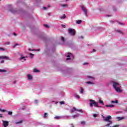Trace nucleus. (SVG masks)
<instances>
[{
    "label": "nucleus",
    "mask_w": 127,
    "mask_h": 127,
    "mask_svg": "<svg viewBox=\"0 0 127 127\" xmlns=\"http://www.w3.org/2000/svg\"><path fill=\"white\" fill-rule=\"evenodd\" d=\"M4 62V60H2L1 61V63H3Z\"/></svg>",
    "instance_id": "obj_47"
},
{
    "label": "nucleus",
    "mask_w": 127,
    "mask_h": 127,
    "mask_svg": "<svg viewBox=\"0 0 127 127\" xmlns=\"http://www.w3.org/2000/svg\"><path fill=\"white\" fill-rule=\"evenodd\" d=\"M62 41H63V42H64L65 41V38H64V37H62Z\"/></svg>",
    "instance_id": "obj_28"
},
{
    "label": "nucleus",
    "mask_w": 127,
    "mask_h": 127,
    "mask_svg": "<svg viewBox=\"0 0 127 127\" xmlns=\"http://www.w3.org/2000/svg\"><path fill=\"white\" fill-rule=\"evenodd\" d=\"M99 103L100 104H102V105H104V102L102 101L101 99L99 100Z\"/></svg>",
    "instance_id": "obj_27"
},
{
    "label": "nucleus",
    "mask_w": 127,
    "mask_h": 127,
    "mask_svg": "<svg viewBox=\"0 0 127 127\" xmlns=\"http://www.w3.org/2000/svg\"><path fill=\"white\" fill-rule=\"evenodd\" d=\"M43 8H44V9H47V7H43Z\"/></svg>",
    "instance_id": "obj_49"
},
{
    "label": "nucleus",
    "mask_w": 127,
    "mask_h": 127,
    "mask_svg": "<svg viewBox=\"0 0 127 127\" xmlns=\"http://www.w3.org/2000/svg\"><path fill=\"white\" fill-rule=\"evenodd\" d=\"M89 102H90L89 105L91 108H93V105L94 106V107H96L97 108H102V107L99 106V105H98V103H97L96 101H95V100L93 99H91L89 101Z\"/></svg>",
    "instance_id": "obj_2"
},
{
    "label": "nucleus",
    "mask_w": 127,
    "mask_h": 127,
    "mask_svg": "<svg viewBox=\"0 0 127 127\" xmlns=\"http://www.w3.org/2000/svg\"><path fill=\"white\" fill-rule=\"evenodd\" d=\"M116 10H117V9L114 10L115 11H116Z\"/></svg>",
    "instance_id": "obj_57"
},
{
    "label": "nucleus",
    "mask_w": 127,
    "mask_h": 127,
    "mask_svg": "<svg viewBox=\"0 0 127 127\" xmlns=\"http://www.w3.org/2000/svg\"><path fill=\"white\" fill-rule=\"evenodd\" d=\"M10 44V43L9 42H6L5 43V45H9V44Z\"/></svg>",
    "instance_id": "obj_32"
},
{
    "label": "nucleus",
    "mask_w": 127,
    "mask_h": 127,
    "mask_svg": "<svg viewBox=\"0 0 127 127\" xmlns=\"http://www.w3.org/2000/svg\"><path fill=\"white\" fill-rule=\"evenodd\" d=\"M8 115L9 116H12V112H11V111H8Z\"/></svg>",
    "instance_id": "obj_19"
},
{
    "label": "nucleus",
    "mask_w": 127,
    "mask_h": 127,
    "mask_svg": "<svg viewBox=\"0 0 127 127\" xmlns=\"http://www.w3.org/2000/svg\"><path fill=\"white\" fill-rule=\"evenodd\" d=\"M118 23L119 24H120V25H125V23H122L121 22H118Z\"/></svg>",
    "instance_id": "obj_22"
},
{
    "label": "nucleus",
    "mask_w": 127,
    "mask_h": 127,
    "mask_svg": "<svg viewBox=\"0 0 127 127\" xmlns=\"http://www.w3.org/2000/svg\"><path fill=\"white\" fill-rule=\"evenodd\" d=\"M48 7H50V5H48Z\"/></svg>",
    "instance_id": "obj_54"
},
{
    "label": "nucleus",
    "mask_w": 127,
    "mask_h": 127,
    "mask_svg": "<svg viewBox=\"0 0 127 127\" xmlns=\"http://www.w3.org/2000/svg\"><path fill=\"white\" fill-rule=\"evenodd\" d=\"M13 35H14L15 36H16L17 34L15 33H13Z\"/></svg>",
    "instance_id": "obj_45"
},
{
    "label": "nucleus",
    "mask_w": 127,
    "mask_h": 127,
    "mask_svg": "<svg viewBox=\"0 0 127 127\" xmlns=\"http://www.w3.org/2000/svg\"><path fill=\"white\" fill-rule=\"evenodd\" d=\"M119 127V125H115L113 126V127Z\"/></svg>",
    "instance_id": "obj_44"
},
{
    "label": "nucleus",
    "mask_w": 127,
    "mask_h": 127,
    "mask_svg": "<svg viewBox=\"0 0 127 127\" xmlns=\"http://www.w3.org/2000/svg\"><path fill=\"white\" fill-rule=\"evenodd\" d=\"M0 49L1 50H2V51H4V49L2 48H0Z\"/></svg>",
    "instance_id": "obj_41"
},
{
    "label": "nucleus",
    "mask_w": 127,
    "mask_h": 127,
    "mask_svg": "<svg viewBox=\"0 0 127 127\" xmlns=\"http://www.w3.org/2000/svg\"><path fill=\"white\" fill-rule=\"evenodd\" d=\"M22 123V121H20L19 122H15L16 125H17L18 124H21Z\"/></svg>",
    "instance_id": "obj_25"
},
{
    "label": "nucleus",
    "mask_w": 127,
    "mask_h": 127,
    "mask_svg": "<svg viewBox=\"0 0 127 127\" xmlns=\"http://www.w3.org/2000/svg\"><path fill=\"white\" fill-rule=\"evenodd\" d=\"M2 114H0V118H3Z\"/></svg>",
    "instance_id": "obj_43"
},
{
    "label": "nucleus",
    "mask_w": 127,
    "mask_h": 127,
    "mask_svg": "<svg viewBox=\"0 0 127 127\" xmlns=\"http://www.w3.org/2000/svg\"><path fill=\"white\" fill-rule=\"evenodd\" d=\"M87 64H88V63H84L83 65H87Z\"/></svg>",
    "instance_id": "obj_42"
},
{
    "label": "nucleus",
    "mask_w": 127,
    "mask_h": 127,
    "mask_svg": "<svg viewBox=\"0 0 127 127\" xmlns=\"http://www.w3.org/2000/svg\"><path fill=\"white\" fill-rule=\"evenodd\" d=\"M93 117H94V118H97V117H98V115H97V114H94V115H93Z\"/></svg>",
    "instance_id": "obj_37"
},
{
    "label": "nucleus",
    "mask_w": 127,
    "mask_h": 127,
    "mask_svg": "<svg viewBox=\"0 0 127 127\" xmlns=\"http://www.w3.org/2000/svg\"><path fill=\"white\" fill-rule=\"evenodd\" d=\"M22 59H24V61H26V59H25V57H21L20 58H19L18 59V60L21 61Z\"/></svg>",
    "instance_id": "obj_10"
},
{
    "label": "nucleus",
    "mask_w": 127,
    "mask_h": 127,
    "mask_svg": "<svg viewBox=\"0 0 127 127\" xmlns=\"http://www.w3.org/2000/svg\"><path fill=\"white\" fill-rule=\"evenodd\" d=\"M68 33H69V34H70V35H71L72 36H74V35L76 34V32L75 31L74 29H69Z\"/></svg>",
    "instance_id": "obj_5"
},
{
    "label": "nucleus",
    "mask_w": 127,
    "mask_h": 127,
    "mask_svg": "<svg viewBox=\"0 0 127 127\" xmlns=\"http://www.w3.org/2000/svg\"><path fill=\"white\" fill-rule=\"evenodd\" d=\"M105 107H107V108H114L115 106L114 105H105Z\"/></svg>",
    "instance_id": "obj_8"
},
{
    "label": "nucleus",
    "mask_w": 127,
    "mask_h": 127,
    "mask_svg": "<svg viewBox=\"0 0 127 127\" xmlns=\"http://www.w3.org/2000/svg\"><path fill=\"white\" fill-rule=\"evenodd\" d=\"M0 112H1L2 113H4V112H7V111L6 110H5L4 109H0Z\"/></svg>",
    "instance_id": "obj_21"
},
{
    "label": "nucleus",
    "mask_w": 127,
    "mask_h": 127,
    "mask_svg": "<svg viewBox=\"0 0 127 127\" xmlns=\"http://www.w3.org/2000/svg\"><path fill=\"white\" fill-rule=\"evenodd\" d=\"M80 93L81 94H83V93H84V89L82 87H80Z\"/></svg>",
    "instance_id": "obj_18"
},
{
    "label": "nucleus",
    "mask_w": 127,
    "mask_h": 127,
    "mask_svg": "<svg viewBox=\"0 0 127 127\" xmlns=\"http://www.w3.org/2000/svg\"><path fill=\"white\" fill-rule=\"evenodd\" d=\"M47 117H48V114H47V113H45L44 114L43 118L45 119V118H47Z\"/></svg>",
    "instance_id": "obj_14"
},
{
    "label": "nucleus",
    "mask_w": 127,
    "mask_h": 127,
    "mask_svg": "<svg viewBox=\"0 0 127 127\" xmlns=\"http://www.w3.org/2000/svg\"><path fill=\"white\" fill-rule=\"evenodd\" d=\"M0 72H6V70L4 69H1L0 70Z\"/></svg>",
    "instance_id": "obj_34"
},
{
    "label": "nucleus",
    "mask_w": 127,
    "mask_h": 127,
    "mask_svg": "<svg viewBox=\"0 0 127 127\" xmlns=\"http://www.w3.org/2000/svg\"><path fill=\"white\" fill-rule=\"evenodd\" d=\"M13 84H16V81H14V82H13Z\"/></svg>",
    "instance_id": "obj_48"
},
{
    "label": "nucleus",
    "mask_w": 127,
    "mask_h": 127,
    "mask_svg": "<svg viewBox=\"0 0 127 127\" xmlns=\"http://www.w3.org/2000/svg\"><path fill=\"white\" fill-rule=\"evenodd\" d=\"M126 111H127V108H126Z\"/></svg>",
    "instance_id": "obj_56"
},
{
    "label": "nucleus",
    "mask_w": 127,
    "mask_h": 127,
    "mask_svg": "<svg viewBox=\"0 0 127 127\" xmlns=\"http://www.w3.org/2000/svg\"><path fill=\"white\" fill-rule=\"evenodd\" d=\"M110 120H112V116L110 115L104 119V121L105 122H108V123H109V124H107L106 127H110V126L113 124V121Z\"/></svg>",
    "instance_id": "obj_1"
},
{
    "label": "nucleus",
    "mask_w": 127,
    "mask_h": 127,
    "mask_svg": "<svg viewBox=\"0 0 127 127\" xmlns=\"http://www.w3.org/2000/svg\"><path fill=\"white\" fill-rule=\"evenodd\" d=\"M81 9H82L83 11L84 12L85 16H88L87 13H88V10L86 8V7L84 6V5H82L81 6Z\"/></svg>",
    "instance_id": "obj_4"
},
{
    "label": "nucleus",
    "mask_w": 127,
    "mask_h": 127,
    "mask_svg": "<svg viewBox=\"0 0 127 127\" xmlns=\"http://www.w3.org/2000/svg\"><path fill=\"white\" fill-rule=\"evenodd\" d=\"M62 27H64V28H66V25H64V24H62L61 25Z\"/></svg>",
    "instance_id": "obj_33"
},
{
    "label": "nucleus",
    "mask_w": 127,
    "mask_h": 127,
    "mask_svg": "<svg viewBox=\"0 0 127 127\" xmlns=\"http://www.w3.org/2000/svg\"><path fill=\"white\" fill-rule=\"evenodd\" d=\"M60 104L61 105H64L65 104V102H64V101L60 102Z\"/></svg>",
    "instance_id": "obj_31"
},
{
    "label": "nucleus",
    "mask_w": 127,
    "mask_h": 127,
    "mask_svg": "<svg viewBox=\"0 0 127 127\" xmlns=\"http://www.w3.org/2000/svg\"><path fill=\"white\" fill-rule=\"evenodd\" d=\"M30 55L31 56H33L34 55H33V54H31V53H30Z\"/></svg>",
    "instance_id": "obj_46"
},
{
    "label": "nucleus",
    "mask_w": 127,
    "mask_h": 127,
    "mask_svg": "<svg viewBox=\"0 0 127 127\" xmlns=\"http://www.w3.org/2000/svg\"><path fill=\"white\" fill-rule=\"evenodd\" d=\"M76 98H77V99H80V96L76 95H75Z\"/></svg>",
    "instance_id": "obj_36"
},
{
    "label": "nucleus",
    "mask_w": 127,
    "mask_h": 127,
    "mask_svg": "<svg viewBox=\"0 0 127 127\" xmlns=\"http://www.w3.org/2000/svg\"><path fill=\"white\" fill-rule=\"evenodd\" d=\"M81 38H84V37H83V36H81Z\"/></svg>",
    "instance_id": "obj_55"
},
{
    "label": "nucleus",
    "mask_w": 127,
    "mask_h": 127,
    "mask_svg": "<svg viewBox=\"0 0 127 127\" xmlns=\"http://www.w3.org/2000/svg\"><path fill=\"white\" fill-rule=\"evenodd\" d=\"M9 10V11H10V12H12V13H15V12H16V10L14 9H10Z\"/></svg>",
    "instance_id": "obj_9"
},
{
    "label": "nucleus",
    "mask_w": 127,
    "mask_h": 127,
    "mask_svg": "<svg viewBox=\"0 0 127 127\" xmlns=\"http://www.w3.org/2000/svg\"><path fill=\"white\" fill-rule=\"evenodd\" d=\"M111 103L112 104H115V103L118 104L119 102L118 101V100H116V101H111Z\"/></svg>",
    "instance_id": "obj_16"
},
{
    "label": "nucleus",
    "mask_w": 127,
    "mask_h": 127,
    "mask_svg": "<svg viewBox=\"0 0 127 127\" xmlns=\"http://www.w3.org/2000/svg\"><path fill=\"white\" fill-rule=\"evenodd\" d=\"M117 120H118V121H122V120H124V119H125L124 117H117Z\"/></svg>",
    "instance_id": "obj_13"
},
{
    "label": "nucleus",
    "mask_w": 127,
    "mask_h": 127,
    "mask_svg": "<svg viewBox=\"0 0 127 127\" xmlns=\"http://www.w3.org/2000/svg\"><path fill=\"white\" fill-rule=\"evenodd\" d=\"M29 51H31V49H29Z\"/></svg>",
    "instance_id": "obj_53"
},
{
    "label": "nucleus",
    "mask_w": 127,
    "mask_h": 127,
    "mask_svg": "<svg viewBox=\"0 0 127 127\" xmlns=\"http://www.w3.org/2000/svg\"><path fill=\"white\" fill-rule=\"evenodd\" d=\"M93 52H96V50L93 49Z\"/></svg>",
    "instance_id": "obj_50"
},
{
    "label": "nucleus",
    "mask_w": 127,
    "mask_h": 127,
    "mask_svg": "<svg viewBox=\"0 0 127 127\" xmlns=\"http://www.w3.org/2000/svg\"><path fill=\"white\" fill-rule=\"evenodd\" d=\"M68 55H72V54H71V53H68Z\"/></svg>",
    "instance_id": "obj_52"
},
{
    "label": "nucleus",
    "mask_w": 127,
    "mask_h": 127,
    "mask_svg": "<svg viewBox=\"0 0 127 127\" xmlns=\"http://www.w3.org/2000/svg\"><path fill=\"white\" fill-rule=\"evenodd\" d=\"M82 23V20H78L76 21V24H81Z\"/></svg>",
    "instance_id": "obj_12"
},
{
    "label": "nucleus",
    "mask_w": 127,
    "mask_h": 127,
    "mask_svg": "<svg viewBox=\"0 0 127 127\" xmlns=\"http://www.w3.org/2000/svg\"><path fill=\"white\" fill-rule=\"evenodd\" d=\"M112 23H114V21H113Z\"/></svg>",
    "instance_id": "obj_58"
},
{
    "label": "nucleus",
    "mask_w": 127,
    "mask_h": 127,
    "mask_svg": "<svg viewBox=\"0 0 127 127\" xmlns=\"http://www.w3.org/2000/svg\"><path fill=\"white\" fill-rule=\"evenodd\" d=\"M36 51H40V49L36 50Z\"/></svg>",
    "instance_id": "obj_51"
},
{
    "label": "nucleus",
    "mask_w": 127,
    "mask_h": 127,
    "mask_svg": "<svg viewBox=\"0 0 127 127\" xmlns=\"http://www.w3.org/2000/svg\"><path fill=\"white\" fill-rule=\"evenodd\" d=\"M0 59H5V60H9V58L6 56H0Z\"/></svg>",
    "instance_id": "obj_7"
},
{
    "label": "nucleus",
    "mask_w": 127,
    "mask_h": 127,
    "mask_svg": "<svg viewBox=\"0 0 127 127\" xmlns=\"http://www.w3.org/2000/svg\"><path fill=\"white\" fill-rule=\"evenodd\" d=\"M86 83V84H91L92 85H94V83H93V82H92L91 81H87Z\"/></svg>",
    "instance_id": "obj_23"
},
{
    "label": "nucleus",
    "mask_w": 127,
    "mask_h": 127,
    "mask_svg": "<svg viewBox=\"0 0 127 127\" xmlns=\"http://www.w3.org/2000/svg\"><path fill=\"white\" fill-rule=\"evenodd\" d=\"M54 119H55V120H60V119H61V117L56 116V117H55Z\"/></svg>",
    "instance_id": "obj_17"
},
{
    "label": "nucleus",
    "mask_w": 127,
    "mask_h": 127,
    "mask_svg": "<svg viewBox=\"0 0 127 127\" xmlns=\"http://www.w3.org/2000/svg\"><path fill=\"white\" fill-rule=\"evenodd\" d=\"M66 17V15L65 14H64V16L62 17H60V18L61 19H64V18Z\"/></svg>",
    "instance_id": "obj_15"
},
{
    "label": "nucleus",
    "mask_w": 127,
    "mask_h": 127,
    "mask_svg": "<svg viewBox=\"0 0 127 127\" xmlns=\"http://www.w3.org/2000/svg\"><path fill=\"white\" fill-rule=\"evenodd\" d=\"M18 45V44H15V45H14V46L13 47V48H15V47H16V46H17Z\"/></svg>",
    "instance_id": "obj_35"
},
{
    "label": "nucleus",
    "mask_w": 127,
    "mask_h": 127,
    "mask_svg": "<svg viewBox=\"0 0 127 127\" xmlns=\"http://www.w3.org/2000/svg\"><path fill=\"white\" fill-rule=\"evenodd\" d=\"M62 6L63 7H67V6H68V5L67 4H62Z\"/></svg>",
    "instance_id": "obj_20"
},
{
    "label": "nucleus",
    "mask_w": 127,
    "mask_h": 127,
    "mask_svg": "<svg viewBox=\"0 0 127 127\" xmlns=\"http://www.w3.org/2000/svg\"><path fill=\"white\" fill-rule=\"evenodd\" d=\"M27 77L29 80H32V76H31L30 74H28Z\"/></svg>",
    "instance_id": "obj_11"
},
{
    "label": "nucleus",
    "mask_w": 127,
    "mask_h": 127,
    "mask_svg": "<svg viewBox=\"0 0 127 127\" xmlns=\"http://www.w3.org/2000/svg\"><path fill=\"white\" fill-rule=\"evenodd\" d=\"M44 26L46 27V28H49V26L47 24H44Z\"/></svg>",
    "instance_id": "obj_30"
},
{
    "label": "nucleus",
    "mask_w": 127,
    "mask_h": 127,
    "mask_svg": "<svg viewBox=\"0 0 127 127\" xmlns=\"http://www.w3.org/2000/svg\"><path fill=\"white\" fill-rule=\"evenodd\" d=\"M85 121H81V125H85Z\"/></svg>",
    "instance_id": "obj_38"
},
{
    "label": "nucleus",
    "mask_w": 127,
    "mask_h": 127,
    "mask_svg": "<svg viewBox=\"0 0 127 127\" xmlns=\"http://www.w3.org/2000/svg\"><path fill=\"white\" fill-rule=\"evenodd\" d=\"M33 72H39V70L36 69H33Z\"/></svg>",
    "instance_id": "obj_24"
},
{
    "label": "nucleus",
    "mask_w": 127,
    "mask_h": 127,
    "mask_svg": "<svg viewBox=\"0 0 127 127\" xmlns=\"http://www.w3.org/2000/svg\"><path fill=\"white\" fill-rule=\"evenodd\" d=\"M32 51H34V50H33Z\"/></svg>",
    "instance_id": "obj_59"
},
{
    "label": "nucleus",
    "mask_w": 127,
    "mask_h": 127,
    "mask_svg": "<svg viewBox=\"0 0 127 127\" xmlns=\"http://www.w3.org/2000/svg\"><path fill=\"white\" fill-rule=\"evenodd\" d=\"M88 78H89L90 79H94V77L90 76H88Z\"/></svg>",
    "instance_id": "obj_40"
},
{
    "label": "nucleus",
    "mask_w": 127,
    "mask_h": 127,
    "mask_svg": "<svg viewBox=\"0 0 127 127\" xmlns=\"http://www.w3.org/2000/svg\"><path fill=\"white\" fill-rule=\"evenodd\" d=\"M117 32L121 33V34H124V33H123V32H122L121 30H117Z\"/></svg>",
    "instance_id": "obj_26"
},
{
    "label": "nucleus",
    "mask_w": 127,
    "mask_h": 127,
    "mask_svg": "<svg viewBox=\"0 0 127 127\" xmlns=\"http://www.w3.org/2000/svg\"><path fill=\"white\" fill-rule=\"evenodd\" d=\"M80 112V113H83V111H82L81 109H76V108L73 107L72 109H71L70 110V113L72 114L73 113H74V112Z\"/></svg>",
    "instance_id": "obj_6"
},
{
    "label": "nucleus",
    "mask_w": 127,
    "mask_h": 127,
    "mask_svg": "<svg viewBox=\"0 0 127 127\" xmlns=\"http://www.w3.org/2000/svg\"><path fill=\"white\" fill-rule=\"evenodd\" d=\"M77 117H78V115H74V116H73V119H75V118H77Z\"/></svg>",
    "instance_id": "obj_39"
},
{
    "label": "nucleus",
    "mask_w": 127,
    "mask_h": 127,
    "mask_svg": "<svg viewBox=\"0 0 127 127\" xmlns=\"http://www.w3.org/2000/svg\"><path fill=\"white\" fill-rule=\"evenodd\" d=\"M119 85H120L119 83L114 82L113 83V87L114 88V89H115L116 92H118V93H121L122 92V90H121V88H120V87H118Z\"/></svg>",
    "instance_id": "obj_3"
},
{
    "label": "nucleus",
    "mask_w": 127,
    "mask_h": 127,
    "mask_svg": "<svg viewBox=\"0 0 127 127\" xmlns=\"http://www.w3.org/2000/svg\"><path fill=\"white\" fill-rule=\"evenodd\" d=\"M67 59H66V60H70V58L71 57V56H69V55H68L67 56Z\"/></svg>",
    "instance_id": "obj_29"
}]
</instances>
